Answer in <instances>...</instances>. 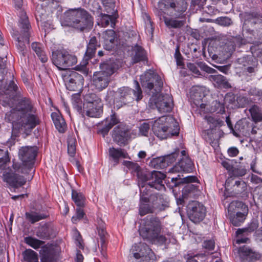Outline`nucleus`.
Returning a JSON list of instances; mask_svg holds the SVG:
<instances>
[{
    "label": "nucleus",
    "mask_w": 262,
    "mask_h": 262,
    "mask_svg": "<svg viewBox=\"0 0 262 262\" xmlns=\"http://www.w3.org/2000/svg\"><path fill=\"white\" fill-rule=\"evenodd\" d=\"M5 93L10 97L9 105L13 103V101L17 102L14 108L6 114L5 120L12 123L13 131L22 130L26 134L30 132L39 123L31 100L21 96L20 91L13 80L10 82Z\"/></svg>",
    "instance_id": "obj_1"
},
{
    "label": "nucleus",
    "mask_w": 262,
    "mask_h": 262,
    "mask_svg": "<svg viewBox=\"0 0 262 262\" xmlns=\"http://www.w3.org/2000/svg\"><path fill=\"white\" fill-rule=\"evenodd\" d=\"M162 228L160 220L154 215L146 216L141 222L139 229L140 235L151 244H163L166 237L160 234Z\"/></svg>",
    "instance_id": "obj_2"
},
{
    "label": "nucleus",
    "mask_w": 262,
    "mask_h": 262,
    "mask_svg": "<svg viewBox=\"0 0 262 262\" xmlns=\"http://www.w3.org/2000/svg\"><path fill=\"white\" fill-rule=\"evenodd\" d=\"M92 15L83 9H71L64 13L61 24L62 26L74 28L79 31L90 30L93 26Z\"/></svg>",
    "instance_id": "obj_3"
},
{
    "label": "nucleus",
    "mask_w": 262,
    "mask_h": 262,
    "mask_svg": "<svg viewBox=\"0 0 262 262\" xmlns=\"http://www.w3.org/2000/svg\"><path fill=\"white\" fill-rule=\"evenodd\" d=\"M123 164L129 168L135 169L137 170V176L138 179V185L141 186L151 188H155L161 190L165 188L163 184V180L165 178V174L159 171L153 170L149 172L147 171H141L140 167L136 163L130 161H124Z\"/></svg>",
    "instance_id": "obj_4"
},
{
    "label": "nucleus",
    "mask_w": 262,
    "mask_h": 262,
    "mask_svg": "<svg viewBox=\"0 0 262 262\" xmlns=\"http://www.w3.org/2000/svg\"><path fill=\"white\" fill-rule=\"evenodd\" d=\"M10 159L7 150L0 149V177L4 182L13 188H18L25 184L26 179L15 172L9 166Z\"/></svg>",
    "instance_id": "obj_5"
},
{
    "label": "nucleus",
    "mask_w": 262,
    "mask_h": 262,
    "mask_svg": "<svg viewBox=\"0 0 262 262\" xmlns=\"http://www.w3.org/2000/svg\"><path fill=\"white\" fill-rule=\"evenodd\" d=\"M36 146H23L18 151V157L22 163H14L12 167L15 172L24 174L34 173L33 166L37 155ZM33 175L31 174L32 179Z\"/></svg>",
    "instance_id": "obj_6"
},
{
    "label": "nucleus",
    "mask_w": 262,
    "mask_h": 262,
    "mask_svg": "<svg viewBox=\"0 0 262 262\" xmlns=\"http://www.w3.org/2000/svg\"><path fill=\"white\" fill-rule=\"evenodd\" d=\"M152 129L157 137L164 139L178 135L179 129L172 117L162 116L154 121Z\"/></svg>",
    "instance_id": "obj_7"
},
{
    "label": "nucleus",
    "mask_w": 262,
    "mask_h": 262,
    "mask_svg": "<svg viewBox=\"0 0 262 262\" xmlns=\"http://www.w3.org/2000/svg\"><path fill=\"white\" fill-rule=\"evenodd\" d=\"M19 19L18 26L21 30V34H15V45L20 54L25 56L27 53V45L29 43V30L31 28L28 18L25 12L20 10L19 13Z\"/></svg>",
    "instance_id": "obj_8"
},
{
    "label": "nucleus",
    "mask_w": 262,
    "mask_h": 262,
    "mask_svg": "<svg viewBox=\"0 0 262 262\" xmlns=\"http://www.w3.org/2000/svg\"><path fill=\"white\" fill-rule=\"evenodd\" d=\"M187 8V3L185 0H161L158 4V15L162 16L168 10L171 16L182 18Z\"/></svg>",
    "instance_id": "obj_9"
},
{
    "label": "nucleus",
    "mask_w": 262,
    "mask_h": 262,
    "mask_svg": "<svg viewBox=\"0 0 262 262\" xmlns=\"http://www.w3.org/2000/svg\"><path fill=\"white\" fill-rule=\"evenodd\" d=\"M100 68L101 71L95 72L93 76V84L99 91L108 86L110 76L114 72V67L111 62L101 63Z\"/></svg>",
    "instance_id": "obj_10"
},
{
    "label": "nucleus",
    "mask_w": 262,
    "mask_h": 262,
    "mask_svg": "<svg viewBox=\"0 0 262 262\" xmlns=\"http://www.w3.org/2000/svg\"><path fill=\"white\" fill-rule=\"evenodd\" d=\"M135 87L132 90L128 87L123 86L118 89L115 92V99H117L123 104L132 102L134 100L140 101L143 97L142 91L140 87L139 82L135 80Z\"/></svg>",
    "instance_id": "obj_11"
},
{
    "label": "nucleus",
    "mask_w": 262,
    "mask_h": 262,
    "mask_svg": "<svg viewBox=\"0 0 262 262\" xmlns=\"http://www.w3.org/2000/svg\"><path fill=\"white\" fill-rule=\"evenodd\" d=\"M101 100L94 93H89L84 96V115L90 117H98L102 113Z\"/></svg>",
    "instance_id": "obj_12"
},
{
    "label": "nucleus",
    "mask_w": 262,
    "mask_h": 262,
    "mask_svg": "<svg viewBox=\"0 0 262 262\" xmlns=\"http://www.w3.org/2000/svg\"><path fill=\"white\" fill-rule=\"evenodd\" d=\"M52 62L60 70H65L77 63L76 57L65 50L52 52Z\"/></svg>",
    "instance_id": "obj_13"
},
{
    "label": "nucleus",
    "mask_w": 262,
    "mask_h": 262,
    "mask_svg": "<svg viewBox=\"0 0 262 262\" xmlns=\"http://www.w3.org/2000/svg\"><path fill=\"white\" fill-rule=\"evenodd\" d=\"M148 105L151 108H157L161 113L169 112L172 106L171 96L169 94L152 95L149 99Z\"/></svg>",
    "instance_id": "obj_14"
},
{
    "label": "nucleus",
    "mask_w": 262,
    "mask_h": 262,
    "mask_svg": "<svg viewBox=\"0 0 262 262\" xmlns=\"http://www.w3.org/2000/svg\"><path fill=\"white\" fill-rule=\"evenodd\" d=\"M131 250L136 259H140L139 262H154L156 256L147 244L142 243L135 244Z\"/></svg>",
    "instance_id": "obj_15"
},
{
    "label": "nucleus",
    "mask_w": 262,
    "mask_h": 262,
    "mask_svg": "<svg viewBox=\"0 0 262 262\" xmlns=\"http://www.w3.org/2000/svg\"><path fill=\"white\" fill-rule=\"evenodd\" d=\"M140 79L142 86L150 91L154 89L155 92L159 91L163 86L161 77L150 70L141 75Z\"/></svg>",
    "instance_id": "obj_16"
},
{
    "label": "nucleus",
    "mask_w": 262,
    "mask_h": 262,
    "mask_svg": "<svg viewBox=\"0 0 262 262\" xmlns=\"http://www.w3.org/2000/svg\"><path fill=\"white\" fill-rule=\"evenodd\" d=\"M63 78L67 89L70 91H78L83 87V77L75 71H67Z\"/></svg>",
    "instance_id": "obj_17"
},
{
    "label": "nucleus",
    "mask_w": 262,
    "mask_h": 262,
    "mask_svg": "<svg viewBox=\"0 0 262 262\" xmlns=\"http://www.w3.org/2000/svg\"><path fill=\"white\" fill-rule=\"evenodd\" d=\"M135 135L123 124H120L113 130L112 138L118 145H124L126 141L134 137Z\"/></svg>",
    "instance_id": "obj_18"
},
{
    "label": "nucleus",
    "mask_w": 262,
    "mask_h": 262,
    "mask_svg": "<svg viewBox=\"0 0 262 262\" xmlns=\"http://www.w3.org/2000/svg\"><path fill=\"white\" fill-rule=\"evenodd\" d=\"M187 213L190 220L194 223L202 221L206 215V208L201 203L193 201L187 206Z\"/></svg>",
    "instance_id": "obj_19"
},
{
    "label": "nucleus",
    "mask_w": 262,
    "mask_h": 262,
    "mask_svg": "<svg viewBox=\"0 0 262 262\" xmlns=\"http://www.w3.org/2000/svg\"><path fill=\"white\" fill-rule=\"evenodd\" d=\"M190 101L202 111H205L207 106L205 98L204 88L200 86L192 88L190 92Z\"/></svg>",
    "instance_id": "obj_20"
},
{
    "label": "nucleus",
    "mask_w": 262,
    "mask_h": 262,
    "mask_svg": "<svg viewBox=\"0 0 262 262\" xmlns=\"http://www.w3.org/2000/svg\"><path fill=\"white\" fill-rule=\"evenodd\" d=\"M146 191V188L144 186L141 187L140 206L139 209V214L141 216L156 212L154 207L148 202V196L149 194Z\"/></svg>",
    "instance_id": "obj_21"
},
{
    "label": "nucleus",
    "mask_w": 262,
    "mask_h": 262,
    "mask_svg": "<svg viewBox=\"0 0 262 262\" xmlns=\"http://www.w3.org/2000/svg\"><path fill=\"white\" fill-rule=\"evenodd\" d=\"M147 192L149 194L148 200L149 203L154 207L156 211L157 210L162 211L165 209L167 206V202L164 199V197L157 193H152L151 189L145 187Z\"/></svg>",
    "instance_id": "obj_22"
},
{
    "label": "nucleus",
    "mask_w": 262,
    "mask_h": 262,
    "mask_svg": "<svg viewBox=\"0 0 262 262\" xmlns=\"http://www.w3.org/2000/svg\"><path fill=\"white\" fill-rule=\"evenodd\" d=\"M171 181L173 182H175V186H177L181 184L187 183V185L185 186L183 190L184 193L194 192L195 190L197 189L196 186L191 184L193 182H198V179L195 176H189L183 178H181L179 175L178 177L176 178H172Z\"/></svg>",
    "instance_id": "obj_23"
},
{
    "label": "nucleus",
    "mask_w": 262,
    "mask_h": 262,
    "mask_svg": "<svg viewBox=\"0 0 262 262\" xmlns=\"http://www.w3.org/2000/svg\"><path fill=\"white\" fill-rule=\"evenodd\" d=\"M178 155V152H173L164 157L154 158L150 161L149 165L154 168H164L169 163L174 162Z\"/></svg>",
    "instance_id": "obj_24"
},
{
    "label": "nucleus",
    "mask_w": 262,
    "mask_h": 262,
    "mask_svg": "<svg viewBox=\"0 0 262 262\" xmlns=\"http://www.w3.org/2000/svg\"><path fill=\"white\" fill-rule=\"evenodd\" d=\"M193 162L188 157H183L175 166L170 168L168 172L174 173L181 171L189 172L193 167Z\"/></svg>",
    "instance_id": "obj_25"
},
{
    "label": "nucleus",
    "mask_w": 262,
    "mask_h": 262,
    "mask_svg": "<svg viewBox=\"0 0 262 262\" xmlns=\"http://www.w3.org/2000/svg\"><path fill=\"white\" fill-rule=\"evenodd\" d=\"M177 18H169L163 16L162 18L160 16L161 20L163 19L166 26L169 29H180L185 24V15L182 18L176 19Z\"/></svg>",
    "instance_id": "obj_26"
},
{
    "label": "nucleus",
    "mask_w": 262,
    "mask_h": 262,
    "mask_svg": "<svg viewBox=\"0 0 262 262\" xmlns=\"http://www.w3.org/2000/svg\"><path fill=\"white\" fill-rule=\"evenodd\" d=\"M104 48L110 51L114 47L116 38L115 32L113 30H107L102 34Z\"/></svg>",
    "instance_id": "obj_27"
},
{
    "label": "nucleus",
    "mask_w": 262,
    "mask_h": 262,
    "mask_svg": "<svg viewBox=\"0 0 262 262\" xmlns=\"http://www.w3.org/2000/svg\"><path fill=\"white\" fill-rule=\"evenodd\" d=\"M97 224V230L98 234L100 236V240L101 246V255L103 257H105V250L106 249L105 236L106 234V232L105 228V224L101 219L98 220Z\"/></svg>",
    "instance_id": "obj_28"
},
{
    "label": "nucleus",
    "mask_w": 262,
    "mask_h": 262,
    "mask_svg": "<svg viewBox=\"0 0 262 262\" xmlns=\"http://www.w3.org/2000/svg\"><path fill=\"white\" fill-rule=\"evenodd\" d=\"M238 252L241 257L247 260H253L259 258V254L253 251L250 248L244 246L239 249Z\"/></svg>",
    "instance_id": "obj_29"
},
{
    "label": "nucleus",
    "mask_w": 262,
    "mask_h": 262,
    "mask_svg": "<svg viewBox=\"0 0 262 262\" xmlns=\"http://www.w3.org/2000/svg\"><path fill=\"white\" fill-rule=\"evenodd\" d=\"M196 64L197 66H196V64H195L194 63H189L187 64V66L188 69L196 75H200V72L198 68V67H199L201 70H203L204 71L208 73L212 74L215 73V70L208 67L204 62H198Z\"/></svg>",
    "instance_id": "obj_30"
},
{
    "label": "nucleus",
    "mask_w": 262,
    "mask_h": 262,
    "mask_svg": "<svg viewBox=\"0 0 262 262\" xmlns=\"http://www.w3.org/2000/svg\"><path fill=\"white\" fill-rule=\"evenodd\" d=\"M248 213V209L243 212L237 211L235 214L233 213L229 214V217L232 224L234 226H239L243 223Z\"/></svg>",
    "instance_id": "obj_31"
},
{
    "label": "nucleus",
    "mask_w": 262,
    "mask_h": 262,
    "mask_svg": "<svg viewBox=\"0 0 262 262\" xmlns=\"http://www.w3.org/2000/svg\"><path fill=\"white\" fill-rule=\"evenodd\" d=\"M109 156L111 157L114 162V165H116L119 162V159L120 158H127L128 155L125 151L121 148H115L111 147L109 149Z\"/></svg>",
    "instance_id": "obj_32"
},
{
    "label": "nucleus",
    "mask_w": 262,
    "mask_h": 262,
    "mask_svg": "<svg viewBox=\"0 0 262 262\" xmlns=\"http://www.w3.org/2000/svg\"><path fill=\"white\" fill-rule=\"evenodd\" d=\"M115 13L113 14L100 13L99 15L100 20L98 23V25H100L103 27H106L111 23V27H114L115 25V19L116 18V17L114 16Z\"/></svg>",
    "instance_id": "obj_33"
},
{
    "label": "nucleus",
    "mask_w": 262,
    "mask_h": 262,
    "mask_svg": "<svg viewBox=\"0 0 262 262\" xmlns=\"http://www.w3.org/2000/svg\"><path fill=\"white\" fill-rule=\"evenodd\" d=\"M31 48L42 62L44 63L47 61L48 57L42 44L37 42H34L32 43Z\"/></svg>",
    "instance_id": "obj_34"
},
{
    "label": "nucleus",
    "mask_w": 262,
    "mask_h": 262,
    "mask_svg": "<svg viewBox=\"0 0 262 262\" xmlns=\"http://www.w3.org/2000/svg\"><path fill=\"white\" fill-rule=\"evenodd\" d=\"M51 117L56 129L60 133H64L66 128V123L62 116L58 113L54 112Z\"/></svg>",
    "instance_id": "obj_35"
},
{
    "label": "nucleus",
    "mask_w": 262,
    "mask_h": 262,
    "mask_svg": "<svg viewBox=\"0 0 262 262\" xmlns=\"http://www.w3.org/2000/svg\"><path fill=\"white\" fill-rule=\"evenodd\" d=\"M135 55L133 57V63H137L146 59L145 52L144 49L138 45H136L133 48Z\"/></svg>",
    "instance_id": "obj_36"
},
{
    "label": "nucleus",
    "mask_w": 262,
    "mask_h": 262,
    "mask_svg": "<svg viewBox=\"0 0 262 262\" xmlns=\"http://www.w3.org/2000/svg\"><path fill=\"white\" fill-rule=\"evenodd\" d=\"M248 209V207L241 201H233L228 206V213H233L237 211L243 212Z\"/></svg>",
    "instance_id": "obj_37"
},
{
    "label": "nucleus",
    "mask_w": 262,
    "mask_h": 262,
    "mask_svg": "<svg viewBox=\"0 0 262 262\" xmlns=\"http://www.w3.org/2000/svg\"><path fill=\"white\" fill-rule=\"evenodd\" d=\"M25 215L27 219L32 224H34L40 220L45 219L48 216L47 213L37 212L35 211L26 212Z\"/></svg>",
    "instance_id": "obj_38"
},
{
    "label": "nucleus",
    "mask_w": 262,
    "mask_h": 262,
    "mask_svg": "<svg viewBox=\"0 0 262 262\" xmlns=\"http://www.w3.org/2000/svg\"><path fill=\"white\" fill-rule=\"evenodd\" d=\"M97 47H98V45L96 38L95 36L91 37L87 46L85 56L88 58L92 57L96 52Z\"/></svg>",
    "instance_id": "obj_39"
},
{
    "label": "nucleus",
    "mask_w": 262,
    "mask_h": 262,
    "mask_svg": "<svg viewBox=\"0 0 262 262\" xmlns=\"http://www.w3.org/2000/svg\"><path fill=\"white\" fill-rule=\"evenodd\" d=\"M249 111L254 122L262 121V111L259 106L253 105L249 108Z\"/></svg>",
    "instance_id": "obj_40"
},
{
    "label": "nucleus",
    "mask_w": 262,
    "mask_h": 262,
    "mask_svg": "<svg viewBox=\"0 0 262 262\" xmlns=\"http://www.w3.org/2000/svg\"><path fill=\"white\" fill-rule=\"evenodd\" d=\"M105 126L102 129V132L107 134L110 129L115 125L118 124L119 121L115 113L111 115L110 118H107L105 121Z\"/></svg>",
    "instance_id": "obj_41"
},
{
    "label": "nucleus",
    "mask_w": 262,
    "mask_h": 262,
    "mask_svg": "<svg viewBox=\"0 0 262 262\" xmlns=\"http://www.w3.org/2000/svg\"><path fill=\"white\" fill-rule=\"evenodd\" d=\"M72 103L74 108L83 116H84V108L79 94H74L72 95Z\"/></svg>",
    "instance_id": "obj_42"
},
{
    "label": "nucleus",
    "mask_w": 262,
    "mask_h": 262,
    "mask_svg": "<svg viewBox=\"0 0 262 262\" xmlns=\"http://www.w3.org/2000/svg\"><path fill=\"white\" fill-rule=\"evenodd\" d=\"M245 18L246 21L250 23L251 25L262 24V19L260 18V14L257 13H246Z\"/></svg>",
    "instance_id": "obj_43"
},
{
    "label": "nucleus",
    "mask_w": 262,
    "mask_h": 262,
    "mask_svg": "<svg viewBox=\"0 0 262 262\" xmlns=\"http://www.w3.org/2000/svg\"><path fill=\"white\" fill-rule=\"evenodd\" d=\"M72 199L78 207L84 206L85 198L81 192L72 190Z\"/></svg>",
    "instance_id": "obj_44"
},
{
    "label": "nucleus",
    "mask_w": 262,
    "mask_h": 262,
    "mask_svg": "<svg viewBox=\"0 0 262 262\" xmlns=\"http://www.w3.org/2000/svg\"><path fill=\"white\" fill-rule=\"evenodd\" d=\"M23 255L25 262H38L37 254L31 249L26 250Z\"/></svg>",
    "instance_id": "obj_45"
},
{
    "label": "nucleus",
    "mask_w": 262,
    "mask_h": 262,
    "mask_svg": "<svg viewBox=\"0 0 262 262\" xmlns=\"http://www.w3.org/2000/svg\"><path fill=\"white\" fill-rule=\"evenodd\" d=\"M25 241L28 245L35 249L39 248L45 243L43 241L30 236L26 237L25 238Z\"/></svg>",
    "instance_id": "obj_46"
},
{
    "label": "nucleus",
    "mask_w": 262,
    "mask_h": 262,
    "mask_svg": "<svg viewBox=\"0 0 262 262\" xmlns=\"http://www.w3.org/2000/svg\"><path fill=\"white\" fill-rule=\"evenodd\" d=\"M217 112L218 113H222L225 112V107L223 103L217 100L213 101L212 102V106L211 109L208 108L205 110V112Z\"/></svg>",
    "instance_id": "obj_47"
},
{
    "label": "nucleus",
    "mask_w": 262,
    "mask_h": 262,
    "mask_svg": "<svg viewBox=\"0 0 262 262\" xmlns=\"http://www.w3.org/2000/svg\"><path fill=\"white\" fill-rule=\"evenodd\" d=\"M105 11L107 13L113 14L116 12L114 0H102Z\"/></svg>",
    "instance_id": "obj_48"
},
{
    "label": "nucleus",
    "mask_w": 262,
    "mask_h": 262,
    "mask_svg": "<svg viewBox=\"0 0 262 262\" xmlns=\"http://www.w3.org/2000/svg\"><path fill=\"white\" fill-rule=\"evenodd\" d=\"M213 79L220 86L226 88L231 86L226 78L221 75L214 76Z\"/></svg>",
    "instance_id": "obj_49"
},
{
    "label": "nucleus",
    "mask_w": 262,
    "mask_h": 262,
    "mask_svg": "<svg viewBox=\"0 0 262 262\" xmlns=\"http://www.w3.org/2000/svg\"><path fill=\"white\" fill-rule=\"evenodd\" d=\"M205 119L207 123L210 125V129H213L214 127L221 126L223 122L220 120L216 119L211 116H206Z\"/></svg>",
    "instance_id": "obj_50"
},
{
    "label": "nucleus",
    "mask_w": 262,
    "mask_h": 262,
    "mask_svg": "<svg viewBox=\"0 0 262 262\" xmlns=\"http://www.w3.org/2000/svg\"><path fill=\"white\" fill-rule=\"evenodd\" d=\"M246 189V184L243 181H235L233 185V190L236 193H241Z\"/></svg>",
    "instance_id": "obj_51"
},
{
    "label": "nucleus",
    "mask_w": 262,
    "mask_h": 262,
    "mask_svg": "<svg viewBox=\"0 0 262 262\" xmlns=\"http://www.w3.org/2000/svg\"><path fill=\"white\" fill-rule=\"evenodd\" d=\"M213 22L223 26H229L232 24L231 19L226 16L218 17L214 20Z\"/></svg>",
    "instance_id": "obj_52"
},
{
    "label": "nucleus",
    "mask_w": 262,
    "mask_h": 262,
    "mask_svg": "<svg viewBox=\"0 0 262 262\" xmlns=\"http://www.w3.org/2000/svg\"><path fill=\"white\" fill-rule=\"evenodd\" d=\"M217 137L216 129H208L205 137L206 140L210 144Z\"/></svg>",
    "instance_id": "obj_53"
},
{
    "label": "nucleus",
    "mask_w": 262,
    "mask_h": 262,
    "mask_svg": "<svg viewBox=\"0 0 262 262\" xmlns=\"http://www.w3.org/2000/svg\"><path fill=\"white\" fill-rule=\"evenodd\" d=\"M36 236L41 239H48L50 236V234L47 228L41 227L36 232Z\"/></svg>",
    "instance_id": "obj_54"
},
{
    "label": "nucleus",
    "mask_w": 262,
    "mask_h": 262,
    "mask_svg": "<svg viewBox=\"0 0 262 262\" xmlns=\"http://www.w3.org/2000/svg\"><path fill=\"white\" fill-rule=\"evenodd\" d=\"M145 30L147 33L152 35L154 32V28L152 27L150 17L146 14L145 15Z\"/></svg>",
    "instance_id": "obj_55"
},
{
    "label": "nucleus",
    "mask_w": 262,
    "mask_h": 262,
    "mask_svg": "<svg viewBox=\"0 0 262 262\" xmlns=\"http://www.w3.org/2000/svg\"><path fill=\"white\" fill-rule=\"evenodd\" d=\"M84 215V213L82 209L78 207L76 209L75 215L72 218V221L73 223L76 224L79 220H81Z\"/></svg>",
    "instance_id": "obj_56"
},
{
    "label": "nucleus",
    "mask_w": 262,
    "mask_h": 262,
    "mask_svg": "<svg viewBox=\"0 0 262 262\" xmlns=\"http://www.w3.org/2000/svg\"><path fill=\"white\" fill-rule=\"evenodd\" d=\"M150 124L148 123L144 122L139 127L140 134L142 136H147L150 129Z\"/></svg>",
    "instance_id": "obj_57"
},
{
    "label": "nucleus",
    "mask_w": 262,
    "mask_h": 262,
    "mask_svg": "<svg viewBox=\"0 0 262 262\" xmlns=\"http://www.w3.org/2000/svg\"><path fill=\"white\" fill-rule=\"evenodd\" d=\"M237 101L239 104V106L244 107L250 103V100L246 97L239 96L237 98Z\"/></svg>",
    "instance_id": "obj_58"
},
{
    "label": "nucleus",
    "mask_w": 262,
    "mask_h": 262,
    "mask_svg": "<svg viewBox=\"0 0 262 262\" xmlns=\"http://www.w3.org/2000/svg\"><path fill=\"white\" fill-rule=\"evenodd\" d=\"M203 247L209 251L212 250L215 247V242L212 239L205 241L203 243Z\"/></svg>",
    "instance_id": "obj_59"
},
{
    "label": "nucleus",
    "mask_w": 262,
    "mask_h": 262,
    "mask_svg": "<svg viewBox=\"0 0 262 262\" xmlns=\"http://www.w3.org/2000/svg\"><path fill=\"white\" fill-rule=\"evenodd\" d=\"M41 261V262H56L53 255L49 253L42 255Z\"/></svg>",
    "instance_id": "obj_60"
},
{
    "label": "nucleus",
    "mask_w": 262,
    "mask_h": 262,
    "mask_svg": "<svg viewBox=\"0 0 262 262\" xmlns=\"http://www.w3.org/2000/svg\"><path fill=\"white\" fill-rule=\"evenodd\" d=\"M174 57L177 60V65L181 66L183 63L182 57L178 48H177V50H176Z\"/></svg>",
    "instance_id": "obj_61"
},
{
    "label": "nucleus",
    "mask_w": 262,
    "mask_h": 262,
    "mask_svg": "<svg viewBox=\"0 0 262 262\" xmlns=\"http://www.w3.org/2000/svg\"><path fill=\"white\" fill-rule=\"evenodd\" d=\"M228 153L230 157H235L238 154V150L236 147H231L229 148Z\"/></svg>",
    "instance_id": "obj_62"
},
{
    "label": "nucleus",
    "mask_w": 262,
    "mask_h": 262,
    "mask_svg": "<svg viewBox=\"0 0 262 262\" xmlns=\"http://www.w3.org/2000/svg\"><path fill=\"white\" fill-rule=\"evenodd\" d=\"M6 56L3 57H0V69L3 70V73H4V71L6 68Z\"/></svg>",
    "instance_id": "obj_63"
},
{
    "label": "nucleus",
    "mask_w": 262,
    "mask_h": 262,
    "mask_svg": "<svg viewBox=\"0 0 262 262\" xmlns=\"http://www.w3.org/2000/svg\"><path fill=\"white\" fill-rule=\"evenodd\" d=\"M251 182L255 184H259L262 182V179L256 175L252 174Z\"/></svg>",
    "instance_id": "obj_64"
}]
</instances>
